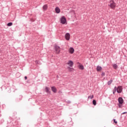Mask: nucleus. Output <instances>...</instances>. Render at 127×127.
<instances>
[{
    "label": "nucleus",
    "mask_w": 127,
    "mask_h": 127,
    "mask_svg": "<svg viewBox=\"0 0 127 127\" xmlns=\"http://www.w3.org/2000/svg\"><path fill=\"white\" fill-rule=\"evenodd\" d=\"M54 49L57 54H59L60 53V50L61 48H60L59 46L56 45L54 47Z\"/></svg>",
    "instance_id": "1"
},
{
    "label": "nucleus",
    "mask_w": 127,
    "mask_h": 127,
    "mask_svg": "<svg viewBox=\"0 0 127 127\" xmlns=\"http://www.w3.org/2000/svg\"><path fill=\"white\" fill-rule=\"evenodd\" d=\"M109 5L110 6L111 8L114 9L116 8V3L113 0H110V5L109 4Z\"/></svg>",
    "instance_id": "2"
},
{
    "label": "nucleus",
    "mask_w": 127,
    "mask_h": 127,
    "mask_svg": "<svg viewBox=\"0 0 127 127\" xmlns=\"http://www.w3.org/2000/svg\"><path fill=\"white\" fill-rule=\"evenodd\" d=\"M60 20H61V23H62V24H65V23H66V18L64 16H63L61 18Z\"/></svg>",
    "instance_id": "3"
},
{
    "label": "nucleus",
    "mask_w": 127,
    "mask_h": 127,
    "mask_svg": "<svg viewBox=\"0 0 127 127\" xmlns=\"http://www.w3.org/2000/svg\"><path fill=\"white\" fill-rule=\"evenodd\" d=\"M118 102L119 105H123L124 104V101L122 97H119L118 98Z\"/></svg>",
    "instance_id": "4"
},
{
    "label": "nucleus",
    "mask_w": 127,
    "mask_h": 127,
    "mask_svg": "<svg viewBox=\"0 0 127 127\" xmlns=\"http://www.w3.org/2000/svg\"><path fill=\"white\" fill-rule=\"evenodd\" d=\"M122 92H123V88H122V86H118L117 88V93L121 94Z\"/></svg>",
    "instance_id": "5"
},
{
    "label": "nucleus",
    "mask_w": 127,
    "mask_h": 127,
    "mask_svg": "<svg viewBox=\"0 0 127 127\" xmlns=\"http://www.w3.org/2000/svg\"><path fill=\"white\" fill-rule=\"evenodd\" d=\"M65 38L66 40H70V34L68 33H67L65 35Z\"/></svg>",
    "instance_id": "6"
},
{
    "label": "nucleus",
    "mask_w": 127,
    "mask_h": 127,
    "mask_svg": "<svg viewBox=\"0 0 127 127\" xmlns=\"http://www.w3.org/2000/svg\"><path fill=\"white\" fill-rule=\"evenodd\" d=\"M51 90L52 92H53V93H55V94H56V93H57V89L55 86H52L51 87Z\"/></svg>",
    "instance_id": "7"
},
{
    "label": "nucleus",
    "mask_w": 127,
    "mask_h": 127,
    "mask_svg": "<svg viewBox=\"0 0 127 127\" xmlns=\"http://www.w3.org/2000/svg\"><path fill=\"white\" fill-rule=\"evenodd\" d=\"M67 64L69 65V66L72 67L74 65V63L72 61H68Z\"/></svg>",
    "instance_id": "8"
},
{
    "label": "nucleus",
    "mask_w": 127,
    "mask_h": 127,
    "mask_svg": "<svg viewBox=\"0 0 127 127\" xmlns=\"http://www.w3.org/2000/svg\"><path fill=\"white\" fill-rule=\"evenodd\" d=\"M103 68L100 66H99L98 65L96 67V70L98 72H100V71H102V69Z\"/></svg>",
    "instance_id": "9"
},
{
    "label": "nucleus",
    "mask_w": 127,
    "mask_h": 127,
    "mask_svg": "<svg viewBox=\"0 0 127 127\" xmlns=\"http://www.w3.org/2000/svg\"><path fill=\"white\" fill-rule=\"evenodd\" d=\"M68 72H73L75 69L73 67H70L69 66L67 67Z\"/></svg>",
    "instance_id": "10"
},
{
    "label": "nucleus",
    "mask_w": 127,
    "mask_h": 127,
    "mask_svg": "<svg viewBox=\"0 0 127 127\" xmlns=\"http://www.w3.org/2000/svg\"><path fill=\"white\" fill-rule=\"evenodd\" d=\"M55 11L56 13H60V8H59L58 7H56Z\"/></svg>",
    "instance_id": "11"
},
{
    "label": "nucleus",
    "mask_w": 127,
    "mask_h": 127,
    "mask_svg": "<svg viewBox=\"0 0 127 127\" xmlns=\"http://www.w3.org/2000/svg\"><path fill=\"white\" fill-rule=\"evenodd\" d=\"M69 51V53H70V54H73L74 53V48H70Z\"/></svg>",
    "instance_id": "12"
},
{
    "label": "nucleus",
    "mask_w": 127,
    "mask_h": 127,
    "mask_svg": "<svg viewBox=\"0 0 127 127\" xmlns=\"http://www.w3.org/2000/svg\"><path fill=\"white\" fill-rule=\"evenodd\" d=\"M45 91L46 92V93H49V94H50L51 93V91H49V88L48 87H46Z\"/></svg>",
    "instance_id": "13"
},
{
    "label": "nucleus",
    "mask_w": 127,
    "mask_h": 127,
    "mask_svg": "<svg viewBox=\"0 0 127 127\" xmlns=\"http://www.w3.org/2000/svg\"><path fill=\"white\" fill-rule=\"evenodd\" d=\"M43 8L44 10H46L47 8H48V6L47 5V4H45L43 6Z\"/></svg>",
    "instance_id": "14"
},
{
    "label": "nucleus",
    "mask_w": 127,
    "mask_h": 127,
    "mask_svg": "<svg viewBox=\"0 0 127 127\" xmlns=\"http://www.w3.org/2000/svg\"><path fill=\"white\" fill-rule=\"evenodd\" d=\"M78 68L80 70H84V65H83L82 64L79 65H78Z\"/></svg>",
    "instance_id": "15"
},
{
    "label": "nucleus",
    "mask_w": 127,
    "mask_h": 127,
    "mask_svg": "<svg viewBox=\"0 0 127 127\" xmlns=\"http://www.w3.org/2000/svg\"><path fill=\"white\" fill-rule=\"evenodd\" d=\"M117 91V86H115L114 88V90H113V94L114 95H115V93H116V92Z\"/></svg>",
    "instance_id": "16"
},
{
    "label": "nucleus",
    "mask_w": 127,
    "mask_h": 127,
    "mask_svg": "<svg viewBox=\"0 0 127 127\" xmlns=\"http://www.w3.org/2000/svg\"><path fill=\"white\" fill-rule=\"evenodd\" d=\"M92 104L93 105H94V106H96V105H97V101H96V100L94 99L93 100Z\"/></svg>",
    "instance_id": "17"
},
{
    "label": "nucleus",
    "mask_w": 127,
    "mask_h": 127,
    "mask_svg": "<svg viewBox=\"0 0 127 127\" xmlns=\"http://www.w3.org/2000/svg\"><path fill=\"white\" fill-rule=\"evenodd\" d=\"M112 83H113V79H111L108 82V85H110L111 84H112Z\"/></svg>",
    "instance_id": "18"
},
{
    "label": "nucleus",
    "mask_w": 127,
    "mask_h": 127,
    "mask_svg": "<svg viewBox=\"0 0 127 127\" xmlns=\"http://www.w3.org/2000/svg\"><path fill=\"white\" fill-rule=\"evenodd\" d=\"M113 68H114V69H117V68H118V65H117V64H115L113 65Z\"/></svg>",
    "instance_id": "19"
},
{
    "label": "nucleus",
    "mask_w": 127,
    "mask_h": 127,
    "mask_svg": "<svg viewBox=\"0 0 127 127\" xmlns=\"http://www.w3.org/2000/svg\"><path fill=\"white\" fill-rule=\"evenodd\" d=\"M7 26H11L12 25V22H9L7 24Z\"/></svg>",
    "instance_id": "20"
},
{
    "label": "nucleus",
    "mask_w": 127,
    "mask_h": 127,
    "mask_svg": "<svg viewBox=\"0 0 127 127\" xmlns=\"http://www.w3.org/2000/svg\"><path fill=\"white\" fill-rule=\"evenodd\" d=\"M94 98V95H92V96H89L88 97V99H93Z\"/></svg>",
    "instance_id": "21"
},
{
    "label": "nucleus",
    "mask_w": 127,
    "mask_h": 127,
    "mask_svg": "<svg viewBox=\"0 0 127 127\" xmlns=\"http://www.w3.org/2000/svg\"><path fill=\"white\" fill-rule=\"evenodd\" d=\"M22 100V96H20L19 98V101H21Z\"/></svg>",
    "instance_id": "22"
},
{
    "label": "nucleus",
    "mask_w": 127,
    "mask_h": 127,
    "mask_svg": "<svg viewBox=\"0 0 127 127\" xmlns=\"http://www.w3.org/2000/svg\"><path fill=\"white\" fill-rule=\"evenodd\" d=\"M106 75V73H105V72H102L101 73V76H105Z\"/></svg>",
    "instance_id": "23"
},
{
    "label": "nucleus",
    "mask_w": 127,
    "mask_h": 127,
    "mask_svg": "<svg viewBox=\"0 0 127 127\" xmlns=\"http://www.w3.org/2000/svg\"><path fill=\"white\" fill-rule=\"evenodd\" d=\"M114 123H115L116 124H118V122L116 121V119H113Z\"/></svg>",
    "instance_id": "24"
},
{
    "label": "nucleus",
    "mask_w": 127,
    "mask_h": 127,
    "mask_svg": "<svg viewBox=\"0 0 127 127\" xmlns=\"http://www.w3.org/2000/svg\"><path fill=\"white\" fill-rule=\"evenodd\" d=\"M66 103H67V104H71V101L68 100Z\"/></svg>",
    "instance_id": "25"
},
{
    "label": "nucleus",
    "mask_w": 127,
    "mask_h": 127,
    "mask_svg": "<svg viewBox=\"0 0 127 127\" xmlns=\"http://www.w3.org/2000/svg\"><path fill=\"white\" fill-rule=\"evenodd\" d=\"M59 94H62V91H61V90H59Z\"/></svg>",
    "instance_id": "26"
},
{
    "label": "nucleus",
    "mask_w": 127,
    "mask_h": 127,
    "mask_svg": "<svg viewBox=\"0 0 127 127\" xmlns=\"http://www.w3.org/2000/svg\"><path fill=\"white\" fill-rule=\"evenodd\" d=\"M125 114H127V112H124L122 114V115H125Z\"/></svg>",
    "instance_id": "27"
},
{
    "label": "nucleus",
    "mask_w": 127,
    "mask_h": 127,
    "mask_svg": "<svg viewBox=\"0 0 127 127\" xmlns=\"http://www.w3.org/2000/svg\"><path fill=\"white\" fill-rule=\"evenodd\" d=\"M122 105V104H119V108H122V105Z\"/></svg>",
    "instance_id": "28"
},
{
    "label": "nucleus",
    "mask_w": 127,
    "mask_h": 127,
    "mask_svg": "<svg viewBox=\"0 0 127 127\" xmlns=\"http://www.w3.org/2000/svg\"><path fill=\"white\" fill-rule=\"evenodd\" d=\"M24 79L25 80H27V76H25Z\"/></svg>",
    "instance_id": "29"
},
{
    "label": "nucleus",
    "mask_w": 127,
    "mask_h": 127,
    "mask_svg": "<svg viewBox=\"0 0 127 127\" xmlns=\"http://www.w3.org/2000/svg\"><path fill=\"white\" fill-rule=\"evenodd\" d=\"M57 77H58V75H57Z\"/></svg>",
    "instance_id": "30"
}]
</instances>
